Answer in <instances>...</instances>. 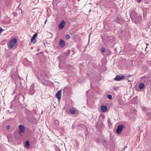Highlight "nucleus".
I'll return each mask as SVG.
<instances>
[{
	"label": "nucleus",
	"instance_id": "f257e3e1",
	"mask_svg": "<svg viewBox=\"0 0 151 151\" xmlns=\"http://www.w3.org/2000/svg\"><path fill=\"white\" fill-rule=\"evenodd\" d=\"M115 40V37L108 36L107 37L106 42V46H108L109 45L110 46H113V45H111V43H112Z\"/></svg>",
	"mask_w": 151,
	"mask_h": 151
},
{
	"label": "nucleus",
	"instance_id": "f03ea898",
	"mask_svg": "<svg viewBox=\"0 0 151 151\" xmlns=\"http://www.w3.org/2000/svg\"><path fill=\"white\" fill-rule=\"evenodd\" d=\"M104 27L107 30L111 29L112 28V22L111 21H106L104 23Z\"/></svg>",
	"mask_w": 151,
	"mask_h": 151
},
{
	"label": "nucleus",
	"instance_id": "7ed1b4c3",
	"mask_svg": "<svg viewBox=\"0 0 151 151\" xmlns=\"http://www.w3.org/2000/svg\"><path fill=\"white\" fill-rule=\"evenodd\" d=\"M17 40L15 38L11 40L9 43L10 47L12 49H14L17 45L16 42Z\"/></svg>",
	"mask_w": 151,
	"mask_h": 151
},
{
	"label": "nucleus",
	"instance_id": "20e7f679",
	"mask_svg": "<svg viewBox=\"0 0 151 151\" xmlns=\"http://www.w3.org/2000/svg\"><path fill=\"white\" fill-rule=\"evenodd\" d=\"M125 127L124 125H120L117 127L116 131L118 134H120L122 131L123 130V129Z\"/></svg>",
	"mask_w": 151,
	"mask_h": 151
},
{
	"label": "nucleus",
	"instance_id": "39448f33",
	"mask_svg": "<svg viewBox=\"0 0 151 151\" xmlns=\"http://www.w3.org/2000/svg\"><path fill=\"white\" fill-rule=\"evenodd\" d=\"M19 134H20L24 132L25 131V127L24 126L22 125H20L19 126Z\"/></svg>",
	"mask_w": 151,
	"mask_h": 151
},
{
	"label": "nucleus",
	"instance_id": "423d86ee",
	"mask_svg": "<svg viewBox=\"0 0 151 151\" xmlns=\"http://www.w3.org/2000/svg\"><path fill=\"white\" fill-rule=\"evenodd\" d=\"M34 84H32L30 87L29 91V93L30 95H32L35 93V90L34 89Z\"/></svg>",
	"mask_w": 151,
	"mask_h": 151
},
{
	"label": "nucleus",
	"instance_id": "0eeeda50",
	"mask_svg": "<svg viewBox=\"0 0 151 151\" xmlns=\"http://www.w3.org/2000/svg\"><path fill=\"white\" fill-rule=\"evenodd\" d=\"M141 18V16L139 15L135 17L133 20H135V23L137 24L140 22Z\"/></svg>",
	"mask_w": 151,
	"mask_h": 151
},
{
	"label": "nucleus",
	"instance_id": "6e6552de",
	"mask_svg": "<svg viewBox=\"0 0 151 151\" xmlns=\"http://www.w3.org/2000/svg\"><path fill=\"white\" fill-rule=\"evenodd\" d=\"M62 91L61 90L58 91L55 95L57 99L59 100L60 99L61 96Z\"/></svg>",
	"mask_w": 151,
	"mask_h": 151
},
{
	"label": "nucleus",
	"instance_id": "1a4fd4ad",
	"mask_svg": "<svg viewBox=\"0 0 151 151\" xmlns=\"http://www.w3.org/2000/svg\"><path fill=\"white\" fill-rule=\"evenodd\" d=\"M115 22L121 24H123L124 22V20L121 18L118 17L115 19Z\"/></svg>",
	"mask_w": 151,
	"mask_h": 151
},
{
	"label": "nucleus",
	"instance_id": "9d476101",
	"mask_svg": "<svg viewBox=\"0 0 151 151\" xmlns=\"http://www.w3.org/2000/svg\"><path fill=\"white\" fill-rule=\"evenodd\" d=\"M124 78V76H119L117 75L115 78L114 80L117 81H120L123 80Z\"/></svg>",
	"mask_w": 151,
	"mask_h": 151
},
{
	"label": "nucleus",
	"instance_id": "9b49d317",
	"mask_svg": "<svg viewBox=\"0 0 151 151\" xmlns=\"http://www.w3.org/2000/svg\"><path fill=\"white\" fill-rule=\"evenodd\" d=\"M130 16L131 19L133 20L137 16V14L134 12H131L130 14Z\"/></svg>",
	"mask_w": 151,
	"mask_h": 151
},
{
	"label": "nucleus",
	"instance_id": "f8f14e48",
	"mask_svg": "<svg viewBox=\"0 0 151 151\" xmlns=\"http://www.w3.org/2000/svg\"><path fill=\"white\" fill-rule=\"evenodd\" d=\"M65 24V22L64 20H62L60 23L58 27L60 29L63 28Z\"/></svg>",
	"mask_w": 151,
	"mask_h": 151
},
{
	"label": "nucleus",
	"instance_id": "ddd939ff",
	"mask_svg": "<svg viewBox=\"0 0 151 151\" xmlns=\"http://www.w3.org/2000/svg\"><path fill=\"white\" fill-rule=\"evenodd\" d=\"M59 45V47H63L65 45V42L62 40H60Z\"/></svg>",
	"mask_w": 151,
	"mask_h": 151
},
{
	"label": "nucleus",
	"instance_id": "4468645a",
	"mask_svg": "<svg viewBox=\"0 0 151 151\" xmlns=\"http://www.w3.org/2000/svg\"><path fill=\"white\" fill-rule=\"evenodd\" d=\"M101 109L102 112H105L107 110V107L106 106H101Z\"/></svg>",
	"mask_w": 151,
	"mask_h": 151
},
{
	"label": "nucleus",
	"instance_id": "2eb2a0df",
	"mask_svg": "<svg viewBox=\"0 0 151 151\" xmlns=\"http://www.w3.org/2000/svg\"><path fill=\"white\" fill-rule=\"evenodd\" d=\"M145 87V85L143 83H141L139 84V88L140 89L143 88Z\"/></svg>",
	"mask_w": 151,
	"mask_h": 151
},
{
	"label": "nucleus",
	"instance_id": "dca6fc26",
	"mask_svg": "<svg viewBox=\"0 0 151 151\" xmlns=\"http://www.w3.org/2000/svg\"><path fill=\"white\" fill-rule=\"evenodd\" d=\"M30 147V144L28 141H27L25 142V147L29 148Z\"/></svg>",
	"mask_w": 151,
	"mask_h": 151
},
{
	"label": "nucleus",
	"instance_id": "f3484780",
	"mask_svg": "<svg viewBox=\"0 0 151 151\" xmlns=\"http://www.w3.org/2000/svg\"><path fill=\"white\" fill-rule=\"evenodd\" d=\"M101 52L102 54L104 53L105 51V49L104 47H102L100 49Z\"/></svg>",
	"mask_w": 151,
	"mask_h": 151
},
{
	"label": "nucleus",
	"instance_id": "a211bd4d",
	"mask_svg": "<svg viewBox=\"0 0 151 151\" xmlns=\"http://www.w3.org/2000/svg\"><path fill=\"white\" fill-rule=\"evenodd\" d=\"M103 125V123L102 122H99L98 123L97 127H99V128H100Z\"/></svg>",
	"mask_w": 151,
	"mask_h": 151
},
{
	"label": "nucleus",
	"instance_id": "6ab92c4d",
	"mask_svg": "<svg viewBox=\"0 0 151 151\" xmlns=\"http://www.w3.org/2000/svg\"><path fill=\"white\" fill-rule=\"evenodd\" d=\"M69 112L71 114H74L76 113V111L73 109H70L69 110Z\"/></svg>",
	"mask_w": 151,
	"mask_h": 151
},
{
	"label": "nucleus",
	"instance_id": "aec40b11",
	"mask_svg": "<svg viewBox=\"0 0 151 151\" xmlns=\"http://www.w3.org/2000/svg\"><path fill=\"white\" fill-rule=\"evenodd\" d=\"M37 33H36L35 34H34L33 35V36L32 37V40L34 39H35V38L37 37Z\"/></svg>",
	"mask_w": 151,
	"mask_h": 151
},
{
	"label": "nucleus",
	"instance_id": "412c9836",
	"mask_svg": "<svg viewBox=\"0 0 151 151\" xmlns=\"http://www.w3.org/2000/svg\"><path fill=\"white\" fill-rule=\"evenodd\" d=\"M107 97L108 99H112V97L111 95L108 94L107 95Z\"/></svg>",
	"mask_w": 151,
	"mask_h": 151
},
{
	"label": "nucleus",
	"instance_id": "4be33fe9",
	"mask_svg": "<svg viewBox=\"0 0 151 151\" xmlns=\"http://www.w3.org/2000/svg\"><path fill=\"white\" fill-rule=\"evenodd\" d=\"M42 83V84L44 85H47L48 84V82H47V81H45V82H44L42 81H41Z\"/></svg>",
	"mask_w": 151,
	"mask_h": 151
},
{
	"label": "nucleus",
	"instance_id": "5701e85b",
	"mask_svg": "<svg viewBox=\"0 0 151 151\" xmlns=\"http://www.w3.org/2000/svg\"><path fill=\"white\" fill-rule=\"evenodd\" d=\"M65 38H66V39H68L70 37V36L68 34L66 35L65 36Z\"/></svg>",
	"mask_w": 151,
	"mask_h": 151
},
{
	"label": "nucleus",
	"instance_id": "b1692460",
	"mask_svg": "<svg viewBox=\"0 0 151 151\" xmlns=\"http://www.w3.org/2000/svg\"><path fill=\"white\" fill-rule=\"evenodd\" d=\"M35 40H36L35 39H34L32 40V38L31 39V42L33 43H35Z\"/></svg>",
	"mask_w": 151,
	"mask_h": 151
},
{
	"label": "nucleus",
	"instance_id": "393cba45",
	"mask_svg": "<svg viewBox=\"0 0 151 151\" xmlns=\"http://www.w3.org/2000/svg\"><path fill=\"white\" fill-rule=\"evenodd\" d=\"M106 143V141L105 139H104L103 141V144L105 145Z\"/></svg>",
	"mask_w": 151,
	"mask_h": 151
},
{
	"label": "nucleus",
	"instance_id": "a878e982",
	"mask_svg": "<svg viewBox=\"0 0 151 151\" xmlns=\"http://www.w3.org/2000/svg\"><path fill=\"white\" fill-rule=\"evenodd\" d=\"M4 30L2 29L1 27H0V33L1 32L2 30Z\"/></svg>",
	"mask_w": 151,
	"mask_h": 151
},
{
	"label": "nucleus",
	"instance_id": "bb28decb",
	"mask_svg": "<svg viewBox=\"0 0 151 151\" xmlns=\"http://www.w3.org/2000/svg\"><path fill=\"white\" fill-rule=\"evenodd\" d=\"M10 129V127H9V126H8L7 127V129Z\"/></svg>",
	"mask_w": 151,
	"mask_h": 151
},
{
	"label": "nucleus",
	"instance_id": "cd10ccee",
	"mask_svg": "<svg viewBox=\"0 0 151 151\" xmlns=\"http://www.w3.org/2000/svg\"><path fill=\"white\" fill-rule=\"evenodd\" d=\"M146 49H147V46H148V44H147V43H146Z\"/></svg>",
	"mask_w": 151,
	"mask_h": 151
},
{
	"label": "nucleus",
	"instance_id": "c85d7f7f",
	"mask_svg": "<svg viewBox=\"0 0 151 151\" xmlns=\"http://www.w3.org/2000/svg\"><path fill=\"white\" fill-rule=\"evenodd\" d=\"M122 151H125V150L124 149V148H123L122 149Z\"/></svg>",
	"mask_w": 151,
	"mask_h": 151
},
{
	"label": "nucleus",
	"instance_id": "c756f323",
	"mask_svg": "<svg viewBox=\"0 0 151 151\" xmlns=\"http://www.w3.org/2000/svg\"><path fill=\"white\" fill-rule=\"evenodd\" d=\"M127 146H126L123 148H124V149L125 150V149L127 148Z\"/></svg>",
	"mask_w": 151,
	"mask_h": 151
},
{
	"label": "nucleus",
	"instance_id": "7c9ffc66",
	"mask_svg": "<svg viewBox=\"0 0 151 151\" xmlns=\"http://www.w3.org/2000/svg\"><path fill=\"white\" fill-rule=\"evenodd\" d=\"M141 0H137V2H139V1H141Z\"/></svg>",
	"mask_w": 151,
	"mask_h": 151
},
{
	"label": "nucleus",
	"instance_id": "2f4dec72",
	"mask_svg": "<svg viewBox=\"0 0 151 151\" xmlns=\"http://www.w3.org/2000/svg\"><path fill=\"white\" fill-rule=\"evenodd\" d=\"M50 34L51 35V36H50V37H52V34H51V33H50Z\"/></svg>",
	"mask_w": 151,
	"mask_h": 151
},
{
	"label": "nucleus",
	"instance_id": "473e14b6",
	"mask_svg": "<svg viewBox=\"0 0 151 151\" xmlns=\"http://www.w3.org/2000/svg\"><path fill=\"white\" fill-rule=\"evenodd\" d=\"M47 21V20L45 21V24L46 23V22Z\"/></svg>",
	"mask_w": 151,
	"mask_h": 151
},
{
	"label": "nucleus",
	"instance_id": "72a5a7b5",
	"mask_svg": "<svg viewBox=\"0 0 151 151\" xmlns=\"http://www.w3.org/2000/svg\"><path fill=\"white\" fill-rule=\"evenodd\" d=\"M78 0V1H79V0Z\"/></svg>",
	"mask_w": 151,
	"mask_h": 151
}]
</instances>
